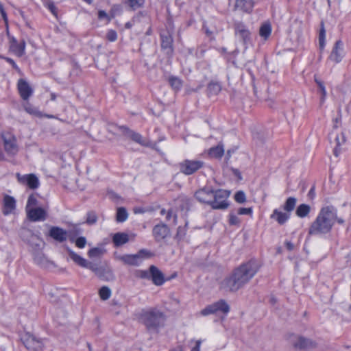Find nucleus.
Wrapping results in <instances>:
<instances>
[{
  "instance_id": "1",
  "label": "nucleus",
  "mask_w": 351,
  "mask_h": 351,
  "mask_svg": "<svg viewBox=\"0 0 351 351\" xmlns=\"http://www.w3.org/2000/svg\"><path fill=\"white\" fill-rule=\"evenodd\" d=\"M261 267V264L254 258L241 263L219 282V289L226 292H237L256 276Z\"/></svg>"
},
{
  "instance_id": "2",
  "label": "nucleus",
  "mask_w": 351,
  "mask_h": 351,
  "mask_svg": "<svg viewBox=\"0 0 351 351\" xmlns=\"http://www.w3.org/2000/svg\"><path fill=\"white\" fill-rule=\"evenodd\" d=\"M335 208L332 206H323L319 211L315 219L308 228V234L317 235L330 233L334 226Z\"/></svg>"
},
{
  "instance_id": "3",
  "label": "nucleus",
  "mask_w": 351,
  "mask_h": 351,
  "mask_svg": "<svg viewBox=\"0 0 351 351\" xmlns=\"http://www.w3.org/2000/svg\"><path fill=\"white\" fill-rule=\"evenodd\" d=\"M134 278L140 280H151L157 287L163 285L166 282L170 281L177 277V272H173L171 276L165 277L162 271L156 266L152 265L148 269H136L134 271Z\"/></svg>"
},
{
  "instance_id": "4",
  "label": "nucleus",
  "mask_w": 351,
  "mask_h": 351,
  "mask_svg": "<svg viewBox=\"0 0 351 351\" xmlns=\"http://www.w3.org/2000/svg\"><path fill=\"white\" fill-rule=\"evenodd\" d=\"M139 320L149 331L158 332L159 328L165 325V314L156 308L143 309L139 313Z\"/></svg>"
},
{
  "instance_id": "5",
  "label": "nucleus",
  "mask_w": 351,
  "mask_h": 351,
  "mask_svg": "<svg viewBox=\"0 0 351 351\" xmlns=\"http://www.w3.org/2000/svg\"><path fill=\"white\" fill-rule=\"evenodd\" d=\"M297 199L294 197H289L282 206V210L275 208L270 215V219L276 221L278 225H285L291 218V212L295 209Z\"/></svg>"
},
{
  "instance_id": "6",
  "label": "nucleus",
  "mask_w": 351,
  "mask_h": 351,
  "mask_svg": "<svg viewBox=\"0 0 351 351\" xmlns=\"http://www.w3.org/2000/svg\"><path fill=\"white\" fill-rule=\"evenodd\" d=\"M119 130L123 135L128 137L132 141L141 145L143 147H151L152 143L145 138L140 133L130 129L126 125H118L117 124L110 123L108 125V131L114 134V131Z\"/></svg>"
},
{
  "instance_id": "7",
  "label": "nucleus",
  "mask_w": 351,
  "mask_h": 351,
  "mask_svg": "<svg viewBox=\"0 0 351 351\" xmlns=\"http://www.w3.org/2000/svg\"><path fill=\"white\" fill-rule=\"evenodd\" d=\"M3 150L8 156L14 157L19 152V145L14 134L9 132H2L0 134Z\"/></svg>"
},
{
  "instance_id": "8",
  "label": "nucleus",
  "mask_w": 351,
  "mask_h": 351,
  "mask_svg": "<svg viewBox=\"0 0 351 351\" xmlns=\"http://www.w3.org/2000/svg\"><path fill=\"white\" fill-rule=\"evenodd\" d=\"M213 198H212V208L215 210H224L229 206L228 199L230 195V191L226 189L213 190Z\"/></svg>"
},
{
  "instance_id": "9",
  "label": "nucleus",
  "mask_w": 351,
  "mask_h": 351,
  "mask_svg": "<svg viewBox=\"0 0 351 351\" xmlns=\"http://www.w3.org/2000/svg\"><path fill=\"white\" fill-rule=\"evenodd\" d=\"M153 253L146 249L140 250L136 254H125L119 259L125 264L132 266H138L145 258H149L153 256Z\"/></svg>"
},
{
  "instance_id": "10",
  "label": "nucleus",
  "mask_w": 351,
  "mask_h": 351,
  "mask_svg": "<svg viewBox=\"0 0 351 351\" xmlns=\"http://www.w3.org/2000/svg\"><path fill=\"white\" fill-rule=\"evenodd\" d=\"M204 165L202 160L186 159L179 163V169L182 173L191 176L202 169Z\"/></svg>"
},
{
  "instance_id": "11",
  "label": "nucleus",
  "mask_w": 351,
  "mask_h": 351,
  "mask_svg": "<svg viewBox=\"0 0 351 351\" xmlns=\"http://www.w3.org/2000/svg\"><path fill=\"white\" fill-rule=\"evenodd\" d=\"M67 236L71 243L75 244L79 249H83L86 245V239L84 237H78L77 235L81 232V230L75 226L67 223Z\"/></svg>"
},
{
  "instance_id": "12",
  "label": "nucleus",
  "mask_w": 351,
  "mask_h": 351,
  "mask_svg": "<svg viewBox=\"0 0 351 351\" xmlns=\"http://www.w3.org/2000/svg\"><path fill=\"white\" fill-rule=\"evenodd\" d=\"M219 311L226 315L230 311V306L224 300H219V301L207 306L200 311V314L203 316H207Z\"/></svg>"
},
{
  "instance_id": "13",
  "label": "nucleus",
  "mask_w": 351,
  "mask_h": 351,
  "mask_svg": "<svg viewBox=\"0 0 351 351\" xmlns=\"http://www.w3.org/2000/svg\"><path fill=\"white\" fill-rule=\"evenodd\" d=\"M21 339L24 346L31 351H42L43 349V341L30 332H25Z\"/></svg>"
},
{
  "instance_id": "14",
  "label": "nucleus",
  "mask_w": 351,
  "mask_h": 351,
  "mask_svg": "<svg viewBox=\"0 0 351 351\" xmlns=\"http://www.w3.org/2000/svg\"><path fill=\"white\" fill-rule=\"evenodd\" d=\"M345 56L343 43L341 40H337L328 56V60L335 64L340 63Z\"/></svg>"
},
{
  "instance_id": "15",
  "label": "nucleus",
  "mask_w": 351,
  "mask_h": 351,
  "mask_svg": "<svg viewBox=\"0 0 351 351\" xmlns=\"http://www.w3.org/2000/svg\"><path fill=\"white\" fill-rule=\"evenodd\" d=\"M26 43L25 40H17L14 37H10L9 51L20 58L25 54Z\"/></svg>"
},
{
  "instance_id": "16",
  "label": "nucleus",
  "mask_w": 351,
  "mask_h": 351,
  "mask_svg": "<svg viewBox=\"0 0 351 351\" xmlns=\"http://www.w3.org/2000/svg\"><path fill=\"white\" fill-rule=\"evenodd\" d=\"M26 213L31 221H43L48 217L47 209L40 206L29 209Z\"/></svg>"
},
{
  "instance_id": "17",
  "label": "nucleus",
  "mask_w": 351,
  "mask_h": 351,
  "mask_svg": "<svg viewBox=\"0 0 351 351\" xmlns=\"http://www.w3.org/2000/svg\"><path fill=\"white\" fill-rule=\"evenodd\" d=\"M48 231L45 237L58 243H62L66 239V231L58 226H47Z\"/></svg>"
},
{
  "instance_id": "18",
  "label": "nucleus",
  "mask_w": 351,
  "mask_h": 351,
  "mask_svg": "<svg viewBox=\"0 0 351 351\" xmlns=\"http://www.w3.org/2000/svg\"><path fill=\"white\" fill-rule=\"evenodd\" d=\"M213 192V189H200L195 193V197L199 202L209 205L212 208Z\"/></svg>"
},
{
  "instance_id": "19",
  "label": "nucleus",
  "mask_w": 351,
  "mask_h": 351,
  "mask_svg": "<svg viewBox=\"0 0 351 351\" xmlns=\"http://www.w3.org/2000/svg\"><path fill=\"white\" fill-rule=\"evenodd\" d=\"M161 49L166 52L167 55L172 56L173 53V38L172 35L167 32V34H160Z\"/></svg>"
},
{
  "instance_id": "20",
  "label": "nucleus",
  "mask_w": 351,
  "mask_h": 351,
  "mask_svg": "<svg viewBox=\"0 0 351 351\" xmlns=\"http://www.w3.org/2000/svg\"><path fill=\"white\" fill-rule=\"evenodd\" d=\"M170 234L169 227L165 223H158L154 226L152 230L153 237L156 242L165 239Z\"/></svg>"
},
{
  "instance_id": "21",
  "label": "nucleus",
  "mask_w": 351,
  "mask_h": 351,
  "mask_svg": "<svg viewBox=\"0 0 351 351\" xmlns=\"http://www.w3.org/2000/svg\"><path fill=\"white\" fill-rule=\"evenodd\" d=\"M90 269L101 280L110 281L114 278L112 271L109 268L98 267L95 264L90 266Z\"/></svg>"
},
{
  "instance_id": "22",
  "label": "nucleus",
  "mask_w": 351,
  "mask_h": 351,
  "mask_svg": "<svg viewBox=\"0 0 351 351\" xmlns=\"http://www.w3.org/2000/svg\"><path fill=\"white\" fill-rule=\"evenodd\" d=\"M18 181L23 184H27L30 189H35L38 186L39 181L34 174L21 175L16 173Z\"/></svg>"
},
{
  "instance_id": "23",
  "label": "nucleus",
  "mask_w": 351,
  "mask_h": 351,
  "mask_svg": "<svg viewBox=\"0 0 351 351\" xmlns=\"http://www.w3.org/2000/svg\"><path fill=\"white\" fill-rule=\"evenodd\" d=\"M20 96L24 101H27L33 93V88L23 79H20L17 84Z\"/></svg>"
},
{
  "instance_id": "24",
  "label": "nucleus",
  "mask_w": 351,
  "mask_h": 351,
  "mask_svg": "<svg viewBox=\"0 0 351 351\" xmlns=\"http://www.w3.org/2000/svg\"><path fill=\"white\" fill-rule=\"evenodd\" d=\"M317 346V343L315 341L304 338L302 336L298 337V340L295 343H293V347L295 349L304 350L305 351H308L309 350L314 349Z\"/></svg>"
},
{
  "instance_id": "25",
  "label": "nucleus",
  "mask_w": 351,
  "mask_h": 351,
  "mask_svg": "<svg viewBox=\"0 0 351 351\" xmlns=\"http://www.w3.org/2000/svg\"><path fill=\"white\" fill-rule=\"evenodd\" d=\"M67 253L69 256V257L72 259V261L77 265L84 267V268H88L90 269V266L93 265V263L88 262L87 260L82 257L80 255L77 254L75 252L69 250L67 247Z\"/></svg>"
},
{
  "instance_id": "26",
  "label": "nucleus",
  "mask_w": 351,
  "mask_h": 351,
  "mask_svg": "<svg viewBox=\"0 0 351 351\" xmlns=\"http://www.w3.org/2000/svg\"><path fill=\"white\" fill-rule=\"evenodd\" d=\"M34 261L42 268H49L53 265V262L49 260L41 252L36 251L34 253Z\"/></svg>"
},
{
  "instance_id": "27",
  "label": "nucleus",
  "mask_w": 351,
  "mask_h": 351,
  "mask_svg": "<svg viewBox=\"0 0 351 351\" xmlns=\"http://www.w3.org/2000/svg\"><path fill=\"white\" fill-rule=\"evenodd\" d=\"M3 213L5 215H8L15 210L16 200L13 197L5 195L3 196Z\"/></svg>"
},
{
  "instance_id": "28",
  "label": "nucleus",
  "mask_w": 351,
  "mask_h": 351,
  "mask_svg": "<svg viewBox=\"0 0 351 351\" xmlns=\"http://www.w3.org/2000/svg\"><path fill=\"white\" fill-rule=\"evenodd\" d=\"M254 6V0H236L234 8L243 12L250 13Z\"/></svg>"
},
{
  "instance_id": "29",
  "label": "nucleus",
  "mask_w": 351,
  "mask_h": 351,
  "mask_svg": "<svg viewBox=\"0 0 351 351\" xmlns=\"http://www.w3.org/2000/svg\"><path fill=\"white\" fill-rule=\"evenodd\" d=\"M207 154L211 158L220 160L224 154V148L222 143H219L217 145L210 147Z\"/></svg>"
},
{
  "instance_id": "30",
  "label": "nucleus",
  "mask_w": 351,
  "mask_h": 351,
  "mask_svg": "<svg viewBox=\"0 0 351 351\" xmlns=\"http://www.w3.org/2000/svg\"><path fill=\"white\" fill-rule=\"evenodd\" d=\"M235 32L245 43L250 39L251 33L243 23L239 22L235 24Z\"/></svg>"
},
{
  "instance_id": "31",
  "label": "nucleus",
  "mask_w": 351,
  "mask_h": 351,
  "mask_svg": "<svg viewBox=\"0 0 351 351\" xmlns=\"http://www.w3.org/2000/svg\"><path fill=\"white\" fill-rule=\"evenodd\" d=\"M129 241L128 234L123 232L115 233L112 237V242L115 247L121 246Z\"/></svg>"
},
{
  "instance_id": "32",
  "label": "nucleus",
  "mask_w": 351,
  "mask_h": 351,
  "mask_svg": "<svg viewBox=\"0 0 351 351\" xmlns=\"http://www.w3.org/2000/svg\"><path fill=\"white\" fill-rule=\"evenodd\" d=\"M221 90V85L218 82L211 81L207 86V95L210 97L219 94Z\"/></svg>"
},
{
  "instance_id": "33",
  "label": "nucleus",
  "mask_w": 351,
  "mask_h": 351,
  "mask_svg": "<svg viewBox=\"0 0 351 351\" xmlns=\"http://www.w3.org/2000/svg\"><path fill=\"white\" fill-rule=\"evenodd\" d=\"M272 32L271 25L269 21L263 23L259 29V35L265 40H267L271 36Z\"/></svg>"
},
{
  "instance_id": "34",
  "label": "nucleus",
  "mask_w": 351,
  "mask_h": 351,
  "mask_svg": "<svg viewBox=\"0 0 351 351\" xmlns=\"http://www.w3.org/2000/svg\"><path fill=\"white\" fill-rule=\"evenodd\" d=\"M168 82L171 88L176 92L180 91L183 86V81L178 77L173 75L169 77Z\"/></svg>"
},
{
  "instance_id": "35",
  "label": "nucleus",
  "mask_w": 351,
  "mask_h": 351,
  "mask_svg": "<svg viewBox=\"0 0 351 351\" xmlns=\"http://www.w3.org/2000/svg\"><path fill=\"white\" fill-rule=\"evenodd\" d=\"M311 212V206L306 204H300L295 210V215L300 218L307 217Z\"/></svg>"
},
{
  "instance_id": "36",
  "label": "nucleus",
  "mask_w": 351,
  "mask_h": 351,
  "mask_svg": "<svg viewBox=\"0 0 351 351\" xmlns=\"http://www.w3.org/2000/svg\"><path fill=\"white\" fill-rule=\"evenodd\" d=\"M27 242L36 252L40 248L42 241L37 235L30 232Z\"/></svg>"
},
{
  "instance_id": "37",
  "label": "nucleus",
  "mask_w": 351,
  "mask_h": 351,
  "mask_svg": "<svg viewBox=\"0 0 351 351\" xmlns=\"http://www.w3.org/2000/svg\"><path fill=\"white\" fill-rule=\"evenodd\" d=\"M318 39L319 49L323 51L326 47V29L324 27V23L323 21L320 25Z\"/></svg>"
},
{
  "instance_id": "38",
  "label": "nucleus",
  "mask_w": 351,
  "mask_h": 351,
  "mask_svg": "<svg viewBox=\"0 0 351 351\" xmlns=\"http://www.w3.org/2000/svg\"><path fill=\"white\" fill-rule=\"evenodd\" d=\"M23 108L25 110L31 115L37 117H42L43 116V114L37 109V108L32 106L27 101L23 104Z\"/></svg>"
},
{
  "instance_id": "39",
  "label": "nucleus",
  "mask_w": 351,
  "mask_h": 351,
  "mask_svg": "<svg viewBox=\"0 0 351 351\" xmlns=\"http://www.w3.org/2000/svg\"><path fill=\"white\" fill-rule=\"evenodd\" d=\"M128 217V213L124 207H119L117 210L116 220L117 222H124Z\"/></svg>"
},
{
  "instance_id": "40",
  "label": "nucleus",
  "mask_w": 351,
  "mask_h": 351,
  "mask_svg": "<svg viewBox=\"0 0 351 351\" xmlns=\"http://www.w3.org/2000/svg\"><path fill=\"white\" fill-rule=\"evenodd\" d=\"M145 0H127L125 3L134 11L144 5Z\"/></svg>"
},
{
  "instance_id": "41",
  "label": "nucleus",
  "mask_w": 351,
  "mask_h": 351,
  "mask_svg": "<svg viewBox=\"0 0 351 351\" xmlns=\"http://www.w3.org/2000/svg\"><path fill=\"white\" fill-rule=\"evenodd\" d=\"M98 293L101 300H107L110 298L112 292L109 287L103 286L99 289Z\"/></svg>"
},
{
  "instance_id": "42",
  "label": "nucleus",
  "mask_w": 351,
  "mask_h": 351,
  "mask_svg": "<svg viewBox=\"0 0 351 351\" xmlns=\"http://www.w3.org/2000/svg\"><path fill=\"white\" fill-rule=\"evenodd\" d=\"M104 253V250L99 247H93L88 252L89 258H99Z\"/></svg>"
},
{
  "instance_id": "43",
  "label": "nucleus",
  "mask_w": 351,
  "mask_h": 351,
  "mask_svg": "<svg viewBox=\"0 0 351 351\" xmlns=\"http://www.w3.org/2000/svg\"><path fill=\"white\" fill-rule=\"evenodd\" d=\"M315 82L317 84V85L319 87V91L321 93V102L324 103L325 101L326 97V90L324 86V84L321 80H319L317 79H315Z\"/></svg>"
},
{
  "instance_id": "44",
  "label": "nucleus",
  "mask_w": 351,
  "mask_h": 351,
  "mask_svg": "<svg viewBox=\"0 0 351 351\" xmlns=\"http://www.w3.org/2000/svg\"><path fill=\"white\" fill-rule=\"evenodd\" d=\"M38 207V201L37 198L34 195H31L27 200V206H26V211L29 210V209Z\"/></svg>"
},
{
  "instance_id": "45",
  "label": "nucleus",
  "mask_w": 351,
  "mask_h": 351,
  "mask_svg": "<svg viewBox=\"0 0 351 351\" xmlns=\"http://www.w3.org/2000/svg\"><path fill=\"white\" fill-rule=\"evenodd\" d=\"M234 199L236 202L243 204L246 202L245 193L243 191H239L235 193Z\"/></svg>"
},
{
  "instance_id": "46",
  "label": "nucleus",
  "mask_w": 351,
  "mask_h": 351,
  "mask_svg": "<svg viewBox=\"0 0 351 351\" xmlns=\"http://www.w3.org/2000/svg\"><path fill=\"white\" fill-rule=\"evenodd\" d=\"M97 221V216L94 211H89L86 214V223L89 225L95 223Z\"/></svg>"
},
{
  "instance_id": "47",
  "label": "nucleus",
  "mask_w": 351,
  "mask_h": 351,
  "mask_svg": "<svg viewBox=\"0 0 351 351\" xmlns=\"http://www.w3.org/2000/svg\"><path fill=\"white\" fill-rule=\"evenodd\" d=\"M106 38L109 42H115L117 40L118 35L115 30L110 29L107 31Z\"/></svg>"
},
{
  "instance_id": "48",
  "label": "nucleus",
  "mask_w": 351,
  "mask_h": 351,
  "mask_svg": "<svg viewBox=\"0 0 351 351\" xmlns=\"http://www.w3.org/2000/svg\"><path fill=\"white\" fill-rule=\"evenodd\" d=\"M241 222L239 217L234 213H230L228 216V223L232 226H238Z\"/></svg>"
},
{
  "instance_id": "49",
  "label": "nucleus",
  "mask_w": 351,
  "mask_h": 351,
  "mask_svg": "<svg viewBox=\"0 0 351 351\" xmlns=\"http://www.w3.org/2000/svg\"><path fill=\"white\" fill-rule=\"evenodd\" d=\"M253 213V209L252 207L250 208H239L237 210V214L239 215H247L252 216Z\"/></svg>"
},
{
  "instance_id": "50",
  "label": "nucleus",
  "mask_w": 351,
  "mask_h": 351,
  "mask_svg": "<svg viewBox=\"0 0 351 351\" xmlns=\"http://www.w3.org/2000/svg\"><path fill=\"white\" fill-rule=\"evenodd\" d=\"M333 217H334V223L335 221L337 223H338L339 224H343L345 223V221L342 218L337 217V210H335V215Z\"/></svg>"
},
{
  "instance_id": "51",
  "label": "nucleus",
  "mask_w": 351,
  "mask_h": 351,
  "mask_svg": "<svg viewBox=\"0 0 351 351\" xmlns=\"http://www.w3.org/2000/svg\"><path fill=\"white\" fill-rule=\"evenodd\" d=\"M48 7L54 16H57L56 8L53 3H49Z\"/></svg>"
},
{
  "instance_id": "52",
  "label": "nucleus",
  "mask_w": 351,
  "mask_h": 351,
  "mask_svg": "<svg viewBox=\"0 0 351 351\" xmlns=\"http://www.w3.org/2000/svg\"><path fill=\"white\" fill-rule=\"evenodd\" d=\"M4 58L8 62H9L13 66L14 69H15L16 70H19L17 65L16 64L15 62L12 59L10 58Z\"/></svg>"
},
{
  "instance_id": "53",
  "label": "nucleus",
  "mask_w": 351,
  "mask_h": 351,
  "mask_svg": "<svg viewBox=\"0 0 351 351\" xmlns=\"http://www.w3.org/2000/svg\"><path fill=\"white\" fill-rule=\"evenodd\" d=\"M285 246H286L287 249L289 251L293 250V247H294L293 244L290 241H286Z\"/></svg>"
},
{
  "instance_id": "54",
  "label": "nucleus",
  "mask_w": 351,
  "mask_h": 351,
  "mask_svg": "<svg viewBox=\"0 0 351 351\" xmlns=\"http://www.w3.org/2000/svg\"><path fill=\"white\" fill-rule=\"evenodd\" d=\"M106 16H107V14L104 10H99L98 12L99 19H101L106 18Z\"/></svg>"
},
{
  "instance_id": "55",
  "label": "nucleus",
  "mask_w": 351,
  "mask_h": 351,
  "mask_svg": "<svg viewBox=\"0 0 351 351\" xmlns=\"http://www.w3.org/2000/svg\"><path fill=\"white\" fill-rule=\"evenodd\" d=\"M172 215H173V210H172V209H169V210H167V214H166V220L167 221H169L171 219Z\"/></svg>"
},
{
  "instance_id": "56",
  "label": "nucleus",
  "mask_w": 351,
  "mask_h": 351,
  "mask_svg": "<svg viewBox=\"0 0 351 351\" xmlns=\"http://www.w3.org/2000/svg\"><path fill=\"white\" fill-rule=\"evenodd\" d=\"M203 29H204V32L207 36L210 37L213 35V32L210 31L208 27L204 26Z\"/></svg>"
},
{
  "instance_id": "57",
  "label": "nucleus",
  "mask_w": 351,
  "mask_h": 351,
  "mask_svg": "<svg viewBox=\"0 0 351 351\" xmlns=\"http://www.w3.org/2000/svg\"><path fill=\"white\" fill-rule=\"evenodd\" d=\"M134 213L135 214L144 213H145V210H144V208H143L138 207V208H134Z\"/></svg>"
},
{
  "instance_id": "58",
  "label": "nucleus",
  "mask_w": 351,
  "mask_h": 351,
  "mask_svg": "<svg viewBox=\"0 0 351 351\" xmlns=\"http://www.w3.org/2000/svg\"><path fill=\"white\" fill-rule=\"evenodd\" d=\"M200 343L199 341H197L195 346L193 347L191 351H199Z\"/></svg>"
},
{
  "instance_id": "59",
  "label": "nucleus",
  "mask_w": 351,
  "mask_h": 351,
  "mask_svg": "<svg viewBox=\"0 0 351 351\" xmlns=\"http://www.w3.org/2000/svg\"><path fill=\"white\" fill-rule=\"evenodd\" d=\"M233 173L239 179V180H241L242 179V177H241V172L239 171V170L238 169H234L233 170Z\"/></svg>"
},
{
  "instance_id": "60",
  "label": "nucleus",
  "mask_w": 351,
  "mask_h": 351,
  "mask_svg": "<svg viewBox=\"0 0 351 351\" xmlns=\"http://www.w3.org/2000/svg\"><path fill=\"white\" fill-rule=\"evenodd\" d=\"M1 14V16H2L3 19V21H5V24L7 25L8 24V18H7L5 12H3Z\"/></svg>"
},
{
  "instance_id": "61",
  "label": "nucleus",
  "mask_w": 351,
  "mask_h": 351,
  "mask_svg": "<svg viewBox=\"0 0 351 351\" xmlns=\"http://www.w3.org/2000/svg\"><path fill=\"white\" fill-rule=\"evenodd\" d=\"M132 27V23L131 22H127L125 24V27L126 29H130L131 27Z\"/></svg>"
},
{
  "instance_id": "62",
  "label": "nucleus",
  "mask_w": 351,
  "mask_h": 351,
  "mask_svg": "<svg viewBox=\"0 0 351 351\" xmlns=\"http://www.w3.org/2000/svg\"><path fill=\"white\" fill-rule=\"evenodd\" d=\"M167 212V211L165 208H162V209L160 210V215H166Z\"/></svg>"
},
{
  "instance_id": "63",
  "label": "nucleus",
  "mask_w": 351,
  "mask_h": 351,
  "mask_svg": "<svg viewBox=\"0 0 351 351\" xmlns=\"http://www.w3.org/2000/svg\"><path fill=\"white\" fill-rule=\"evenodd\" d=\"M152 27H150L147 31L146 32V35L147 36H149L152 34Z\"/></svg>"
},
{
  "instance_id": "64",
  "label": "nucleus",
  "mask_w": 351,
  "mask_h": 351,
  "mask_svg": "<svg viewBox=\"0 0 351 351\" xmlns=\"http://www.w3.org/2000/svg\"><path fill=\"white\" fill-rule=\"evenodd\" d=\"M171 351H182V347L179 346L176 348L173 349Z\"/></svg>"
}]
</instances>
